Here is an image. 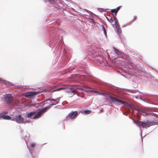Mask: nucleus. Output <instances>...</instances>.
<instances>
[{
    "instance_id": "nucleus-14",
    "label": "nucleus",
    "mask_w": 158,
    "mask_h": 158,
    "mask_svg": "<svg viewBox=\"0 0 158 158\" xmlns=\"http://www.w3.org/2000/svg\"><path fill=\"white\" fill-rule=\"evenodd\" d=\"M91 112V111L90 110H86L82 111V113L85 114H89Z\"/></svg>"
},
{
    "instance_id": "nucleus-21",
    "label": "nucleus",
    "mask_w": 158,
    "mask_h": 158,
    "mask_svg": "<svg viewBox=\"0 0 158 158\" xmlns=\"http://www.w3.org/2000/svg\"><path fill=\"white\" fill-rule=\"evenodd\" d=\"M97 95H103V96H105L106 95V94L105 93H102L100 92H98L97 93Z\"/></svg>"
},
{
    "instance_id": "nucleus-25",
    "label": "nucleus",
    "mask_w": 158,
    "mask_h": 158,
    "mask_svg": "<svg viewBox=\"0 0 158 158\" xmlns=\"http://www.w3.org/2000/svg\"><path fill=\"white\" fill-rule=\"evenodd\" d=\"M20 122H22L23 121V118H21V116H20Z\"/></svg>"
},
{
    "instance_id": "nucleus-1",
    "label": "nucleus",
    "mask_w": 158,
    "mask_h": 158,
    "mask_svg": "<svg viewBox=\"0 0 158 158\" xmlns=\"http://www.w3.org/2000/svg\"><path fill=\"white\" fill-rule=\"evenodd\" d=\"M109 97L110 98L112 101L113 102H116V104L118 105H120V104H127V102L124 101H122L120 99H118L116 98L113 97L111 96H109Z\"/></svg>"
},
{
    "instance_id": "nucleus-17",
    "label": "nucleus",
    "mask_w": 158,
    "mask_h": 158,
    "mask_svg": "<svg viewBox=\"0 0 158 158\" xmlns=\"http://www.w3.org/2000/svg\"><path fill=\"white\" fill-rule=\"evenodd\" d=\"M0 81H1V82L2 83L4 84H7L9 83L7 81L3 79H0Z\"/></svg>"
},
{
    "instance_id": "nucleus-6",
    "label": "nucleus",
    "mask_w": 158,
    "mask_h": 158,
    "mask_svg": "<svg viewBox=\"0 0 158 158\" xmlns=\"http://www.w3.org/2000/svg\"><path fill=\"white\" fill-rule=\"evenodd\" d=\"M36 94L35 92H28L25 93V96L27 97L32 98Z\"/></svg>"
},
{
    "instance_id": "nucleus-19",
    "label": "nucleus",
    "mask_w": 158,
    "mask_h": 158,
    "mask_svg": "<svg viewBox=\"0 0 158 158\" xmlns=\"http://www.w3.org/2000/svg\"><path fill=\"white\" fill-rule=\"evenodd\" d=\"M102 28L103 30L104 31V34H105V35L106 36V29H105L104 26L103 25H102Z\"/></svg>"
},
{
    "instance_id": "nucleus-15",
    "label": "nucleus",
    "mask_w": 158,
    "mask_h": 158,
    "mask_svg": "<svg viewBox=\"0 0 158 158\" xmlns=\"http://www.w3.org/2000/svg\"><path fill=\"white\" fill-rule=\"evenodd\" d=\"M117 30V32L118 34H121L122 32L120 28H119V26L118 25V27H115Z\"/></svg>"
},
{
    "instance_id": "nucleus-27",
    "label": "nucleus",
    "mask_w": 158,
    "mask_h": 158,
    "mask_svg": "<svg viewBox=\"0 0 158 158\" xmlns=\"http://www.w3.org/2000/svg\"><path fill=\"white\" fill-rule=\"evenodd\" d=\"M98 92V91H93L96 94Z\"/></svg>"
},
{
    "instance_id": "nucleus-26",
    "label": "nucleus",
    "mask_w": 158,
    "mask_h": 158,
    "mask_svg": "<svg viewBox=\"0 0 158 158\" xmlns=\"http://www.w3.org/2000/svg\"><path fill=\"white\" fill-rule=\"evenodd\" d=\"M114 17L113 19V20H116V19H117V18L116 17L115 15V16L114 15Z\"/></svg>"
},
{
    "instance_id": "nucleus-5",
    "label": "nucleus",
    "mask_w": 158,
    "mask_h": 158,
    "mask_svg": "<svg viewBox=\"0 0 158 158\" xmlns=\"http://www.w3.org/2000/svg\"><path fill=\"white\" fill-rule=\"evenodd\" d=\"M67 88H69L71 90L73 89L72 86L69 85H63L61 87L57 89H56L54 90V91H59L61 90Z\"/></svg>"
},
{
    "instance_id": "nucleus-13",
    "label": "nucleus",
    "mask_w": 158,
    "mask_h": 158,
    "mask_svg": "<svg viewBox=\"0 0 158 158\" xmlns=\"http://www.w3.org/2000/svg\"><path fill=\"white\" fill-rule=\"evenodd\" d=\"M106 18L110 23H113V19L112 17H111L110 16H108V17H106Z\"/></svg>"
},
{
    "instance_id": "nucleus-11",
    "label": "nucleus",
    "mask_w": 158,
    "mask_h": 158,
    "mask_svg": "<svg viewBox=\"0 0 158 158\" xmlns=\"http://www.w3.org/2000/svg\"><path fill=\"white\" fill-rule=\"evenodd\" d=\"M36 113L35 111L31 112L27 114V117L28 118L31 117L33 115H35Z\"/></svg>"
},
{
    "instance_id": "nucleus-24",
    "label": "nucleus",
    "mask_w": 158,
    "mask_h": 158,
    "mask_svg": "<svg viewBox=\"0 0 158 158\" xmlns=\"http://www.w3.org/2000/svg\"><path fill=\"white\" fill-rule=\"evenodd\" d=\"M7 113H8V112L7 111H4L1 114H4V115H5V114H7Z\"/></svg>"
},
{
    "instance_id": "nucleus-7",
    "label": "nucleus",
    "mask_w": 158,
    "mask_h": 158,
    "mask_svg": "<svg viewBox=\"0 0 158 158\" xmlns=\"http://www.w3.org/2000/svg\"><path fill=\"white\" fill-rule=\"evenodd\" d=\"M113 48L114 49V52L116 54L117 56L118 57H121L123 56L122 52L114 47H113Z\"/></svg>"
},
{
    "instance_id": "nucleus-18",
    "label": "nucleus",
    "mask_w": 158,
    "mask_h": 158,
    "mask_svg": "<svg viewBox=\"0 0 158 158\" xmlns=\"http://www.w3.org/2000/svg\"><path fill=\"white\" fill-rule=\"evenodd\" d=\"M115 21V27H118V25H118V19H116V20H114Z\"/></svg>"
},
{
    "instance_id": "nucleus-2",
    "label": "nucleus",
    "mask_w": 158,
    "mask_h": 158,
    "mask_svg": "<svg viewBox=\"0 0 158 158\" xmlns=\"http://www.w3.org/2000/svg\"><path fill=\"white\" fill-rule=\"evenodd\" d=\"M49 108V106L46 107L41 109L35 115L33 118L35 119L39 118L41 117L42 114L46 112Z\"/></svg>"
},
{
    "instance_id": "nucleus-20",
    "label": "nucleus",
    "mask_w": 158,
    "mask_h": 158,
    "mask_svg": "<svg viewBox=\"0 0 158 158\" xmlns=\"http://www.w3.org/2000/svg\"><path fill=\"white\" fill-rule=\"evenodd\" d=\"M111 11L112 13H114L115 14V16L116 15V14H117V11H116V9H112L111 10Z\"/></svg>"
},
{
    "instance_id": "nucleus-23",
    "label": "nucleus",
    "mask_w": 158,
    "mask_h": 158,
    "mask_svg": "<svg viewBox=\"0 0 158 158\" xmlns=\"http://www.w3.org/2000/svg\"><path fill=\"white\" fill-rule=\"evenodd\" d=\"M121 7H122V6H119L117 7L116 8V11H117V12L120 9Z\"/></svg>"
},
{
    "instance_id": "nucleus-9",
    "label": "nucleus",
    "mask_w": 158,
    "mask_h": 158,
    "mask_svg": "<svg viewBox=\"0 0 158 158\" xmlns=\"http://www.w3.org/2000/svg\"><path fill=\"white\" fill-rule=\"evenodd\" d=\"M0 118H2L4 119L9 120L11 117L8 115H4V114H0Z\"/></svg>"
},
{
    "instance_id": "nucleus-12",
    "label": "nucleus",
    "mask_w": 158,
    "mask_h": 158,
    "mask_svg": "<svg viewBox=\"0 0 158 158\" xmlns=\"http://www.w3.org/2000/svg\"><path fill=\"white\" fill-rule=\"evenodd\" d=\"M44 2H46L47 3H48L47 4H49V3H52L56 2V0H44Z\"/></svg>"
},
{
    "instance_id": "nucleus-3",
    "label": "nucleus",
    "mask_w": 158,
    "mask_h": 158,
    "mask_svg": "<svg viewBox=\"0 0 158 158\" xmlns=\"http://www.w3.org/2000/svg\"><path fill=\"white\" fill-rule=\"evenodd\" d=\"M5 102L7 103H10L13 101V98L11 94H6L4 96Z\"/></svg>"
},
{
    "instance_id": "nucleus-4",
    "label": "nucleus",
    "mask_w": 158,
    "mask_h": 158,
    "mask_svg": "<svg viewBox=\"0 0 158 158\" xmlns=\"http://www.w3.org/2000/svg\"><path fill=\"white\" fill-rule=\"evenodd\" d=\"M78 115V112L77 111H74L69 113L67 116V118L70 119L73 118Z\"/></svg>"
},
{
    "instance_id": "nucleus-16",
    "label": "nucleus",
    "mask_w": 158,
    "mask_h": 158,
    "mask_svg": "<svg viewBox=\"0 0 158 158\" xmlns=\"http://www.w3.org/2000/svg\"><path fill=\"white\" fill-rule=\"evenodd\" d=\"M15 121L18 123H20V115H18L15 118Z\"/></svg>"
},
{
    "instance_id": "nucleus-28",
    "label": "nucleus",
    "mask_w": 158,
    "mask_h": 158,
    "mask_svg": "<svg viewBox=\"0 0 158 158\" xmlns=\"http://www.w3.org/2000/svg\"><path fill=\"white\" fill-rule=\"evenodd\" d=\"M98 92V91H93L96 94Z\"/></svg>"
},
{
    "instance_id": "nucleus-10",
    "label": "nucleus",
    "mask_w": 158,
    "mask_h": 158,
    "mask_svg": "<svg viewBox=\"0 0 158 158\" xmlns=\"http://www.w3.org/2000/svg\"><path fill=\"white\" fill-rule=\"evenodd\" d=\"M50 100L53 101L54 102L53 103H52L49 105V106H53V105H56L60 101V98H58L56 99H50Z\"/></svg>"
},
{
    "instance_id": "nucleus-22",
    "label": "nucleus",
    "mask_w": 158,
    "mask_h": 158,
    "mask_svg": "<svg viewBox=\"0 0 158 158\" xmlns=\"http://www.w3.org/2000/svg\"><path fill=\"white\" fill-rule=\"evenodd\" d=\"M35 144L34 143H32L30 144L31 147L32 148H34L35 146Z\"/></svg>"
},
{
    "instance_id": "nucleus-8",
    "label": "nucleus",
    "mask_w": 158,
    "mask_h": 158,
    "mask_svg": "<svg viewBox=\"0 0 158 158\" xmlns=\"http://www.w3.org/2000/svg\"><path fill=\"white\" fill-rule=\"evenodd\" d=\"M150 123L148 121L144 122L141 121H139V124L141 125L143 128L145 126L149 125Z\"/></svg>"
},
{
    "instance_id": "nucleus-29",
    "label": "nucleus",
    "mask_w": 158,
    "mask_h": 158,
    "mask_svg": "<svg viewBox=\"0 0 158 158\" xmlns=\"http://www.w3.org/2000/svg\"><path fill=\"white\" fill-rule=\"evenodd\" d=\"M72 92H74V90H73Z\"/></svg>"
}]
</instances>
